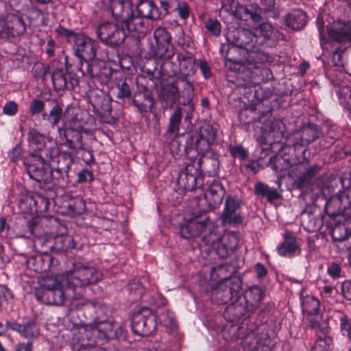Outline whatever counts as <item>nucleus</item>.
Segmentation results:
<instances>
[{
	"instance_id": "nucleus-1",
	"label": "nucleus",
	"mask_w": 351,
	"mask_h": 351,
	"mask_svg": "<svg viewBox=\"0 0 351 351\" xmlns=\"http://www.w3.org/2000/svg\"><path fill=\"white\" fill-rule=\"evenodd\" d=\"M63 276H48L40 282V287L36 291L38 301L48 304L61 305L66 299H71L73 305L81 308L83 307H95L97 303L81 298L80 295L74 294L71 287L66 285Z\"/></svg>"
},
{
	"instance_id": "nucleus-2",
	"label": "nucleus",
	"mask_w": 351,
	"mask_h": 351,
	"mask_svg": "<svg viewBox=\"0 0 351 351\" xmlns=\"http://www.w3.org/2000/svg\"><path fill=\"white\" fill-rule=\"evenodd\" d=\"M63 277L66 285L71 287L75 293L77 289H82L101 280L102 274L93 267L76 263L73 269Z\"/></svg>"
},
{
	"instance_id": "nucleus-3",
	"label": "nucleus",
	"mask_w": 351,
	"mask_h": 351,
	"mask_svg": "<svg viewBox=\"0 0 351 351\" xmlns=\"http://www.w3.org/2000/svg\"><path fill=\"white\" fill-rule=\"evenodd\" d=\"M23 164L30 178L39 182L49 183L53 179L51 165L43 156L29 154L24 160Z\"/></svg>"
},
{
	"instance_id": "nucleus-4",
	"label": "nucleus",
	"mask_w": 351,
	"mask_h": 351,
	"mask_svg": "<svg viewBox=\"0 0 351 351\" xmlns=\"http://www.w3.org/2000/svg\"><path fill=\"white\" fill-rule=\"evenodd\" d=\"M203 184L201 171V161L195 159L187 163L180 172L177 179L178 189L182 191H193Z\"/></svg>"
},
{
	"instance_id": "nucleus-5",
	"label": "nucleus",
	"mask_w": 351,
	"mask_h": 351,
	"mask_svg": "<svg viewBox=\"0 0 351 351\" xmlns=\"http://www.w3.org/2000/svg\"><path fill=\"white\" fill-rule=\"evenodd\" d=\"M181 231L182 234L185 232H189L191 237L202 234L203 240L208 245H214L217 239V234L214 232L215 226L206 217H199L190 219Z\"/></svg>"
},
{
	"instance_id": "nucleus-6",
	"label": "nucleus",
	"mask_w": 351,
	"mask_h": 351,
	"mask_svg": "<svg viewBox=\"0 0 351 351\" xmlns=\"http://www.w3.org/2000/svg\"><path fill=\"white\" fill-rule=\"evenodd\" d=\"M59 137L65 140L66 145L72 149H82L81 132L84 131L82 123L76 118L66 121L58 128Z\"/></svg>"
},
{
	"instance_id": "nucleus-7",
	"label": "nucleus",
	"mask_w": 351,
	"mask_h": 351,
	"mask_svg": "<svg viewBox=\"0 0 351 351\" xmlns=\"http://www.w3.org/2000/svg\"><path fill=\"white\" fill-rule=\"evenodd\" d=\"M132 328L135 333L141 336H147L156 328L155 315L148 308H142L134 314L132 318Z\"/></svg>"
},
{
	"instance_id": "nucleus-8",
	"label": "nucleus",
	"mask_w": 351,
	"mask_h": 351,
	"mask_svg": "<svg viewBox=\"0 0 351 351\" xmlns=\"http://www.w3.org/2000/svg\"><path fill=\"white\" fill-rule=\"evenodd\" d=\"M156 47H153L151 53L158 59H169L173 55L171 45V37L167 30L162 27H157L154 32Z\"/></svg>"
},
{
	"instance_id": "nucleus-9",
	"label": "nucleus",
	"mask_w": 351,
	"mask_h": 351,
	"mask_svg": "<svg viewBox=\"0 0 351 351\" xmlns=\"http://www.w3.org/2000/svg\"><path fill=\"white\" fill-rule=\"evenodd\" d=\"M97 35L104 43L115 46L124 41L127 34L115 23H104L98 27Z\"/></svg>"
},
{
	"instance_id": "nucleus-10",
	"label": "nucleus",
	"mask_w": 351,
	"mask_h": 351,
	"mask_svg": "<svg viewBox=\"0 0 351 351\" xmlns=\"http://www.w3.org/2000/svg\"><path fill=\"white\" fill-rule=\"evenodd\" d=\"M26 27L23 19L14 14H8L0 18V38H8L23 34Z\"/></svg>"
},
{
	"instance_id": "nucleus-11",
	"label": "nucleus",
	"mask_w": 351,
	"mask_h": 351,
	"mask_svg": "<svg viewBox=\"0 0 351 351\" xmlns=\"http://www.w3.org/2000/svg\"><path fill=\"white\" fill-rule=\"evenodd\" d=\"M73 41V49L77 56L86 61L94 60L99 47L96 41L82 34L75 35Z\"/></svg>"
},
{
	"instance_id": "nucleus-12",
	"label": "nucleus",
	"mask_w": 351,
	"mask_h": 351,
	"mask_svg": "<svg viewBox=\"0 0 351 351\" xmlns=\"http://www.w3.org/2000/svg\"><path fill=\"white\" fill-rule=\"evenodd\" d=\"M115 325L108 322H94L90 324L82 325L80 332L84 335L83 339H90L92 338H105L113 335Z\"/></svg>"
},
{
	"instance_id": "nucleus-13",
	"label": "nucleus",
	"mask_w": 351,
	"mask_h": 351,
	"mask_svg": "<svg viewBox=\"0 0 351 351\" xmlns=\"http://www.w3.org/2000/svg\"><path fill=\"white\" fill-rule=\"evenodd\" d=\"M278 31L269 23H262L254 29V33L252 34L248 30L243 29L239 32V45L242 47H246L251 41L253 37H263L265 39H269L276 37Z\"/></svg>"
},
{
	"instance_id": "nucleus-14",
	"label": "nucleus",
	"mask_w": 351,
	"mask_h": 351,
	"mask_svg": "<svg viewBox=\"0 0 351 351\" xmlns=\"http://www.w3.org/2000/svg\"><path fill=\"white\" fill-rule=\"evenodd\" d=\"M240 206V201L234 197H229L226 200L224 210L221 215L223 225L237 226L242 223L243 217L236 210Z\"/></svg>"
},
{
	"instance_id": "nucleus-15",
	"label": "nucleus",
	"mask_w": 351,
	"mask_h": 351,
	"mask_svg": "<svg viewBox=\"0 0 351 351\" xmlns=\"http://www.w3.org/2000/svg\"><path fill=\"white\" fill-rule=\"evenodd\" d=\"M108 8L112 15L117 20L126 19L133 13L130 0H109Z\"/></svg>"
},
{
	"instance_id": "nucleus-16",
	"label": "nucleus",
	"mask_w": 351,
	"mask_h": 351,
	"mask_svg": "<svg viewBox=\"0 0 351 351\" xmlns=\"http://www.w3.org/2000/svg\"><path fill=\"white\" fill-rule=\"evenodd\" d=\"M224 190L222 185L218 182H213L204 194L202 201H207L208 209H215L222 202Z\"/></svg>"
},
{
	"instance_id": "nucleus-17",
	"label": "nucleus",
	"mask_w": 351,
	"mask_h": 351,
	"mask_svg": "<svg viewBox=\"0 0 351 351\" xmlns=\"http://www.w3.org/2000/svg\"><path fill=\"white\" fill-rule=\"evenodd\" d=\"M216 134L210 125H204L200 128L199 138L196 143L197 148L202 152H207L215 139Z\"/></svg>"
},
{
	"instance_id": "nucleus-18",
	"label": "nucleus",
	"mask_w": 351,
	"mask_h": 351,
	"mask_svg": "<svg viewBox=\"0 0 351 351\" xmlns=\"http://www.w3.org/2000/svg\"><path fill=\"white\" fill-rule=\"evenodd\" d=\"M265 130L268 132L265 134L266 136L258 137L257 140L261 144H266L268 143V138H273L280 137L285 129V124L281 120H272L269 121L265 124Z\"/></svg>"
},
{
	"instance_id": "nucleus-19",
	"label": "nucleus",
	"mask_w": 351,
	"mask_h": 351,
	"mask_svg": "<svg viewBox=\"0 0 351 351\" xmlns=\"http://www.w3.org/2000/svg\"><path fill=\"white\" fill-rule=\"evenodd\" d=\"M348 204V197L343 193L331 197L326 204V209L330 215L343 213Z\"/></svg>"
},
{
	"instance_id": "nucleus-20",
	"label": "nucleus",
	"mask_w": 351,
	"mask_h": 351,
	"mask_svg": "<svg viewBox=\"0 0 351 351\" xmlns=\"http://www.w3.org/2000/svg\"><path fill=\"white\" fill-rule=\"evenodd\" d=\"M137 11L141 16L157 20L161 17V13L159 9L156 6L153 1L149 0H142L136 5Z\"/></svg>"
},
{
	"instance_id": "nucleus-21",
	"label": "nucleus",
	"mask_w": 351,
	"mask_h": 351,
	"mask_svg": "<svg viewBox=\"0 0 351 351\" xmlns=\"http://www.w3.org/2000/svg\"><path fill=\"white\" fill-rule=\"evenodd\" d=\"M278 253L285 257H291L300 253V248L296 243L295 237L291 232L285 234V241L278 248Z\"/></svg>"
},
{
	"instance_id": "nucleus-22",
	"label": "nucleus",
	"mask_w": 351,
	"mask_h": 351,
	"mask_svg": "<svg viewBox=\"0 0 351 351\" xmlns=\"http://www.w3.org/2000/svg\"><path fill=\"white\" fill-rule=\"evenodd\" d=\"M133 103L141 112L151 111L154 101L151 93L147 90H144L134 95Z\"/></svg>"
},
{
	"instance_id": "nucleus-23",
	"label": "nucleus",
	"mask_w": 351,
	"mask_h": 351,
	"mask_svg": "<svg viewBox=\"0 0 351 351\" xmlns=\"http://www.w3.org/2000/svg\"><path fill=\"white\" fill-rule=\"evenodd\" d=\"M215 239V243L220 242L225 249V252L221 254V256H226L229 252L234 250L238 246L239 241L238 234L234 232H226L220 238L217 236Z\"/></svg>"
},
{
	"instance_id": "nucleus-24",
	"label": "nucleus",
	"mask_w": 351,
	"mask_h": 351,
	"mask_svg": "<svg viewBox=\"0 0 351 351\" xmlns=\"http://www.w3.org/2000/svg\"><path fill=\"white\" fill-rule=\"evenodd\" d=\"M129 32L133 33L134 35L138 36H144L146 34L147 27L144 24V21L142 17L134 16L132 14L126 19H123Z\"/></svg>"
},
{
	"instance_id": "nucleus-25",
	"label": "nucleus",
	"mask_w": 351,
	"mask_h": 351,
	"mask_svg": "<svg viewBox=\"0 0 351 351\" xmlns=\"http://www.w3.org/2000/svg\"><path fill=\"white\" fill-rule=\"evenodd\" d=\"M179 62L180 73L179 77L192 75L195 73V59L190 56L179 54L177 58Z\"/></svg>"
},
{
	"instance_id": "nucleus-26",
	"label": "nucleus",
	"mask_w": 351,
	"mask_h": 351,
	"mask_svg": "<svg viewBox=\"0 0 351 351\" xmlns=\"http://www.w3.org/2000/svg\"><path fill=\"white\" fill-rule=\"evenodd\" d=\"M8 326L9 328L17 331L21 335L26 338H32L38 335V330L34 322H27L24 324L8 322Z\"/></svg>"
},
{
	"instance_id": "nucleus-27",
	"label": "nucleus",
	"mask_w": 351,
	"mask_h": 351,
	"mask_svg": "<svg viewBox=\"0 0 351 351\" xmlns=\"http://www.w3.org/2000/svg\"><path fill=\"white\" fill-rule=\"evenodd\" d=\"M341 25V22L339 21H334L330 26L327 25L328 36L332 40L339 42L351 40V30L339 32ZM349 26H351V23Z\"/></svg>"
},
{
	"instance_id": "nucleus-28",
	"label": "nucleus",
	"mask_w": 351,
	"mask_h": 351,
	"mask_svg": "<svg viewBox=\"0 0 351 351\" xmlns=\"http://www.w3.org/2000/svg\"><path fill=\"white\" fill-rule=\"evenodd\" d=\"M286 21L292 29H300L305 25L306 16L302 10H295L287 15Z\"/></svg>"
},
{
	"instance_id": "nucleus-29",
	"label": "nucleus",
	"mask_w": 351,
	"mask_h": 351,
	"mask_svg": "<svg viewBox=\"0 0 351 351\" xmlns=\"http://www.w3.org/2000/svg\"><path fill=\"white\" fill-rule=\"evenodd\" d=\"M317 339L313 351H330L332 340L328 335V331L323 328L322 334H317Z\"/></svg>"
},
{
	"instance_id": "nucleus-30",
	"label": "nucleus",
	"mask_w": 351,
	"mask_h": 351,
	"mask_svg": "<svg viewBox=\"0 0 351 351\" xmlns=\"http://www.w3.org/2000/svg\"><path fill=\"white\" fill-rule=\"evenodd\" d=\"M63 114L62 106L60 104L56 103L49 113L43 112L42 118L47 121L51 125L54 126L60 121Z\"/></svg>"
},
{
	"instance_id": "nucleus-31",
	"label": "nucleus",
	"mask_w": 351,
	"mask_h": 351,
	"mask_svg": "<svg viewBox=\"0 0 351 351\" xmlns=\"http://www.w3.org/2000/svg\"><path fill=\"white\" fill-rule=\"evenodd\" d=\"M254 192L256 195L266 197L267 200L272 202L278 199L279 194L274 189L270 188L263 182H258L254 186Z\"/></svg>"
},
{
	"instance_id": "nucleus-32",
	"label": "nucleus",
	"mask_w": 351,
	"mask_h": 351,
	"mask_svg": "<svg viewBox=\"0 0 351 351\" xmlns=\"http://www.w3.org/2000/svg\"><path fill=\"white\" fill-rule=\"evenodd\" d=\"M178 79L180 87L182 86L183 90L180 92V97L184 98L183 104H189L192 99L193 95V86L191 82L185 77H177Z\"/></svg>"
},
{
	"instance_id": "nucleus-33",
	"label": "nucleus",
	"mask_w": 351,
	"mask_h": 351,
	"mask_svg": "<svg viewBox=\"0 0 351 351\" xmlns=\"http://www.w3.org/2000/svg\"><path fill=\"white\" fill-rule=\"evenodd\" d=\"M303 311L308 314L316 315L319 309V302L312 295H306L302 299Z\"/></svg>"
},
{
	"instance_id": "nucleus-34",
	"label": "nucleus",
	"mask_w": 351,
	"mask_h": 351,
	"mask_svg": "<svg viewBox=\"0 0 351 351\" xmlns=\"http://www.w3.org/2000/svg\"><path fill=\"white\" fill-rule=\"evenodd\" d=\"M55 247L60 251H67L75 247L73 239L69 235L58 236L55 240Z\"/></svg>"
},
{
	"instance_id": "nucleus-35",
	"label": "nucleus",
	"mask_w": 351,
	"mask_h": 351,
	"mask_svg": "<svg viewBox=\"0 0 351 351\" xmlns=\"http://www.w3.org/2000/svg\"><path fill=\"white\" fill-rule=\"evenodd\" d=\"M53 86L57 90H62L66 87V79L64 70L56 69L51 75Z\"/></svg>"
},
{
	"instance_id": "nucleus-36",
	"label": "nucleus",
	"mask_w": 351,
	"mask_h": 351,
	"mask_svg": "<svg viewBox=\"0 0 351 351\" xmlns=\"http://www.w3.org/2000/svg\"><path fill=\"white\" fill-rule=\"evenodd\" d=\"M182 110L180 108H178L170 118L169 131L173 133L178 132L180 128Z\"/></svg>"
},
{
	"instance_id": "nucleus-37",
	"label": "nucleus",
	"mask_w": 351,
	"mask_h": 351,
	"mask_svg": "<svg viewBox=\"0 0 351 351\" xmlns=\"http://www.w3.org/2000/svg\"><path fill=\"white\" fill-rule=\"evenodd\" d=\"M57 162L58 163V169H68L72 165V156L66 152L61 153L57 156Z\"/></svg>"
},
{
	"instance_id": "nucleus-38",
	"label": "nucleus",
	"mask_w": 351,
	"mask_h": 351,
	"mask_svg": "<svg viewBox=\"0 0 351 351\" xmlns=\"http://www.w3.org/2000/svg\"><path fill=\"white\" fill-rule=\"evenodd\" d=\"M29 141L36 149L41 150L45 143V137L38 132H32L29 134Z\"/></svg>"
},
{
	"instance_id": "nucleus-39",
	"label": "nucleus",
	"mask_w": 351,
	"mask_h": 351,
	"mask_svg": "<svg viewBox=\"0 0 351 351\" xmlns=\"http://www.w3.org/2000/svg\"><path fill=\"white\" fill-rule=\"evenodd\" d=\"M158 319L159 322L167 328H174L176 327V322L172 313L167 311L161 313Z\"/></svg>"
},
{
	"instance_id": "nucleus-40",
	"label": "nucleus",
	"mask_w": 351,
	"mask_h": 351,
	"mask_svg": "<svg viewBox=\"0 0 351 351\" xmlns=\"http://www.w3.org/2000/svg\"><path fill=\"white\" fill-rule=\"evenodd\" d=\"M36 206V209L38 212H45L48 210L49 201L45 197L38 195L32 199Z\"/></svg>"
},
{
	"instance_id": "nucleus-41",
	"label": "nucleus",
	"mask_w": 351,
	"mask_h": 351,
	"mask_svg": "<svg viewBox=\"0 0 351 351\" xmlns=\"http://www.w3.org/2000/svg\"><path fill=\"white\" fill-rule=\"evenodd\" d=\"M340 322V328L342 333L351 340V320H349L346 317H341Z\"/></svg>"
},
{
	"instance_id": "nucleus-42",
	"label": "nucleus",
	"mask_w": 351,
	"mask_h": 351,
	"mask_svg": "<svg viewBox=\"0 0 351 351\" xmlns=\"http://www.w3.org/2000/svg\"><path fill=\"white\" fill-rule=\"evenodd\" d=\"M206 27L208 31L215 36H218L221 33V25L217 20H208Z\"/></svg>"
},
{
	"instance_id": "nucleus-43",
	"label": "nucleus",
	"mask_w": 351,
	"mask_h": 351,
	"mask_svg": "<svg viewBox=\"0 0 351 351\" xmlns=\"http://www.w3.org/2000/svg\"><path fill=\"white\" fill-rule=\"evenodd\" d=\"M45 109V103L43 101L34 99L29 106V110L32 114L43 112Z\"/></svg>"
},
{
	"instance_id": "nucleus-44",
	"label": "nucleus",
	"mask_w": 351,
	"mask_h": 351,
	"mask_svg": "<svg viewBox=\"0 0 351 351\" xmlns=\"http://www.w3.org/2000/svg\"><path fill=\"white\" fill-rule=\"evenodd\" d=\"M180 84L178 79H177L175 82L171 83L168 86V92L173 97L174 99H178L180 96Z\"/></svg>"
},
{
	"instance_id": "nucleus-45",
	"label": "nucleus",
	"mask_w": 351,
	"mask_h": 351,
	"mask_svg": "<svg viewBox=\"0 0 351 351\" xmlns=\"http://www.w3.org/2000/svg\"><path fill=\"white\" fill-rule=\"evenodd\" d=\"M18 106L14 101H9L3 108V112L8 116H13L17 112Z\"/></svg>"
},
{
	"instance_id": "nucleus-46",
	"label": "nucleus",
	"mask_w": 351,
	"mask_h": 351,
	"mask_svg": "<svg viewBox=\"0 0 351 351\" xmlns=\"http://www.w3.org/2000/svg\"><path fill=\"white\" fill-rule=\"evenodd\" d=\"M131 95V90L129 85L123 82L121 85L118 86L117 97L120 99L129 97Z\"/></svg>"
},
{
	"instance_id": "nucleus-47",
	"label": "nucleus",
	"mask_w": 351,
	"mask_h": 351,
	"mask_svg": "<svg viewBox=\"0 0 351 351\" xmlns=\"http://www.w3.org/2000/svg\"><path fill=\"white\" fill-rule=\"evenodd\" d=\"M339 94L340 97H341V95H344V105L349 110H351V88L348 87L343 88Z\"/></svg>"
},
{
	"instance_id": "nucleus-48",
	"label": "nucleus",
	"mask_w": 351,
	"mask_h": 351,
	"mask_svg": "<svg viewBox=\"0 0 351 351\" xmlns=\"http://www.w3.org/2000/svg\"><path fill=\"white\" fill-rule=\"evenodd\" d=\"M230 154L232 156L239 158L241 160H243L247 157V152L240 146L231 147Z\"/></svg>"
},
{
	"instance_id": "nucleus-49",
	"label": "nucleus",
	"mask_w": 351,
	"mask_h": 351,
	"mask_svg": "<svg viewBox=\"0 0 351 351\" xmlns=\"http://www.w3.org/2000/svg\"><path fill=\"white\" fill-rule=\"evenodd\" d=\"M328 274L334 278L339 277L341 274L340 266L335 263H331L328 267Z\"/></svg>"
},
{
	"instance_id": "nucleus-50",
	"label": "nucleus",
	"mask_w": 351,
	"mask_h": 351,
	"mask_svg": "<svg viewBox=\"0 0 351 351\" xmlns=\"http://www.w3.org/2000/svg\"><path fill=\"white\" fill-rule=\"evenodd\" d=\"M341 291L347 300H351V281H345L342 284Z\"/></svg>"
},
{
	"instance_id": "nucleus-51",
	"label": "nucleus",
	"mask_w": 351,
	"mask_h": 351,
	"mask_svg": "<svg viewBox=\"0 0 351 351\" xmlns=\"http://www.w3.org/2000/svg\"><path fill=\"white\" fill-rule=\"evenodd\" d=\"M310 328L312 329H317V335L322 334V329L325 328L328 331V328L326 324L322 325L316 319H311L310 320Z\"/></svg>"
},
{
	"instance_id": "nucleus-52",
	"label": "nucleus",
	"mask_w": 351,
	"mask_h": 351,
	"mask_svg": "<svg viewBox=\"0 0 351 351\" xmlns=\"http://www.w3.org/2000/svg\"><path fill=\"white\" fill-rule=\"evenodd\" d=\"M93 179V173L87 170L84 169L78 174V180L80 182L91 181Z\"/></svg>"
},
{
	"instance_id": "nucleus-53",
	"label": "nucleus",
	"mask_w": 351,
	"mask_h": 351,
	"mask_svg": "<svg viewBox=\"0 0 351 351\" xmlns=\"http://www.w3.org/2000/svg\"><path fill=\"white\" fill-rule=\"evenodd\" d=\"M129 289L130 291H134L138 295H140L143 293V289L141 284L138 280H134L133 282L129 285Z\"/></svg>"
},
{
	"instance_id": "nucleus-54",
	"label": "nucleus",
	"mask_w": 351,
	"mask_h": 351,
	"mask_svg": "<svg viewBox=\"0 0 351 351\" xmlns=\"http://www.w3.org/2000/svg\"><path fill=\"white\" fill-rule=\"evenodd\" d=\"M179 16L182 19H186L189 17V8L185 4L179 5L176 8Z\"/></svg>"
},
{
	"instance_id": "nucleus-55",
	"label": "nucleus",
	"mask_w": 351,
	"mask_h": 351,
	"mask_svg": "<svg viewBox=\"0 0 351 351\" xmlns=\"http://www.w3.org/2000/svg\"><path fill=\"white\" fill-rule=\"evenodd\" d=\"M199 67L205 78H208L211 75L210 68L206 61L201 60Z\"/></svg>"
},
{
	"instance_id": "nucleus-56",
	"label": "nucleus",
	"mask_w": 351,
	"mask_h": 351,
	"mask_svg": "<svg viewBox=\"0 0 351 351\" xmlns=\"http://www.w3.org/2000/svg\"><path fill=\"white\" fill-rule=\"evenodd\" d=\"M331 62L334 66H340L343 65L341 56L339 51H335L331 57Z\"/></svg>"
},
{
	"instance_id": "nucleus-57",
	"label": "nucleus",
	"mask_w": 351,
	"mask_h": 351,
	"mask_svg": "<svg viewBox=\"0 0 351 351\" xmlns=\"http://www.w3.org/2000/svg\"><path fill=\"white\" fill-rule=\"evenodd\" d=\"M243 12L246 14L250 15V18L254 21H259L261 19L260 13L257 12V10L252 12L250 11L248 8H243Z\"/></svg>"
},
{
	"instance_id": "nucleus-58",
	"label": "nucleus",
	"mask_w": 351,
	"mask_h": 351,
	"mask_svg": "<svg viewBox=\"0 0 351 351\" xmlns=\"http://www.w3.org/2000/svg\"><path fill=\"white\" fill-rule=\"evenodd\" d=\"M262 5L266 10H270L275 5V0H261Z\"/></svg>"
},
{
	"instance_id": "nucleus-59",
	"label": "nucleus",
	"mask_w": 351,
	"mask_h": 351,
	"mask_svg": "<svg viewBox=\"0 0 351 351\" xmlns=\"http://www.w3.org/2000/svg\"><path fill=\"white\" fill-rule=\"evenodd\" d=\"M240 290V285L238 282H234L232 286L230 288V292L232 298H237L239 291Z\"/></svg>"
},
{
	"instance_id": "nucleus-60",
	"label": "nucleus",
	"mask_w": 351,
	"mask_h": 351,
	"mask_svg": "<svg viewBox=\"0 0 351 351\" xmlns=\"http://www.w3.org/2000/svg\"><path fill=\"white\" fill-rule=\"evenodd\" d=\"M251 293L256 297L255 298V301L258 302L263 300L262 291L259 288L252 289L251 291Z\"/></svg>"
},
{
	"instance_id": "nucleus-61",
	"label": "nucleus",
	"mask_w": 351,
	"mask_h": 351,
	"mask_svg": "<svg viewBox=\"0 0 351 351\" xmlns=\"http://www.w3.org/2000/svg\"><path fill=\"white\" fill-rule=\"evenodd\" d=\"M161 10H159V12L161 13V16L166 15L168 13L169 3L165 1H160Z\"/></svg>"
},
{
	"instance_id": "nucleus-62",
	"label": "nucleus",
	"mask_w": 351,
	"mask_h": 351,
	"mask_svg": "<svg viewBox=\"0 0 351 351\" xmlns=\"http://www.w3.org/2000/svg\"><path fill=\"white\" fill-rule=\"evenodd\" d=\"M256 270L259 277H263V276H265V274L267 273L266 269L261 263H257L256 265Z\"/></svg>"
},
{
	"instance_id": "nucleus-63",
	"label": "nucleus",
	"mask_w": 351,
	"mask_h": 351,
	"mask_svg": "<svg viewBox=\"0 0 351 351\" xmlns=\"http://www.w3.org/2000/svg\"><path fill=\"white\" fill-rule=\"evenodd\" d=\"M246 168L250 169L254 173H256L258 171V165L254 161H250L246 165Z\"/></svg>"
},
{
	"instance_id": "nucleus-64",
	"label": "nucleus",
	"mask_w": 351,
	"mask_h": 351,
	"mask_svg": "<svg viewBox=\"0 0 351 351\" xmlns=\"http://www.w3.org/2000/svg\"><path fill=\"white\" fill-rule=\"evenodd\" d=\"M252 351H271L269 346L267 345L258 344Z\"/></svg>"
}]
</instances>
